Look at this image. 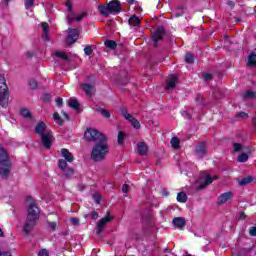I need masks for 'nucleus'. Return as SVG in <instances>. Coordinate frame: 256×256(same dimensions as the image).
I'll return each mask as SVG.
<instances>
[{
    "instance_id": "nucleus-1",
    "label": "nucleus",
    "mask_w": 256,
    "mask_h": 256,
    "mask_svg": "<svg viewBox=\"0 0 256 256\" xmlns=\"http://www.w3.org/2000/svg\"><path fill=\"white\" fill-rule=\"evenodd\" d=\"M27 202L29 203V205L27 206V216L23 226V231L25 235H29L31 231L35 229V225H37V221H39V217L41 215L39 206H37L31 196L27 197Z\"/></svg>"
},
{
    "instance_id": "nucleus-2",
    "label": "nucleus",
    "mask_w": 256,
    "mask_h": 256,
    "mask_svg": "<svg viewBox=\"0 0 256 256\" xmlns=\"http://www.w3.org/2000/svg\"><path fill=\"white\" fill-rule=\"evenodd\" d=\"M11 167H13V163H11L7 150L0 148V178L9 179L11 177Z\"/></svg>"
},
{
    "instance_id": "nucleus-3",
    "label": "nucleus",
    "mask_w": 256,
    "mask_h": 256,
    "mask_svg": "<svg viewBox=\"0 0 256 256\" xmlns=\"http://www.w3.org/2000/svg\"><path fill=\"white\" fill-rule=\"evenodd\" d=\"M107 153H109V145L107 144L106 139L96 143L92 147L91 159L95 162L103 161L105 157H107Z\"/></svg>"
},
{
    "instance_id": "nucleus-4",
    "label": "nucleus",
    "mask_w": 256,
    "mask_h": 256,
    "mask_svg": "<svg viewBox=\"0 0 256 256\" xmlns=\"http://www.w3.org/2000/svg\"><path fill=\"white\" fill-rule=\"evenodd\" d=\"M97 9L102 17H109V15H113V13H121V11H123L119 0H112L107 4H100Z\"/></svg>"
},
{
    "instance_id": "nucleus-5",
    "label": "nucleus",
    "mask_w": 256,
    "mask_h": 256,
    "mask_svg": "<svg viewBox=\"0 0 256 256\" xmlns=\"http://www.w3.org/2000/svg\"><path fill=\"white\" fill-rule=\"evenodd\" d=\"M84 137L89 142H94L96 144L103 142V140L104 141L107 140V136H105V134H103L93 128H88L84 133Z\"/></svg>"
},
{
    "instance_id": "nucleus-6",
    "label": "nucleus",
    "mask_w": 256,
    "mask_h": 256,
    "mask_svg": "<svg viewBox=\"0 0 256 256\" xmlns=\"http://www.w3.org/2000/svg\"><path fill=\"white\" fill-rule=\"evenodd\" d=\"M165 35V28L163 26H158L156 31L152 34V41L154 43V47H157L159 41H163V36Z\"/></svg>"
},
{
    "instance_id": "nucleus-7",
    "label": "nucleus",
    "mask_w": 256,
    "mask_h": 256,
    "mask_svg": "<svg viewBox=\"0 0 256 256\" xmlns=\"http://www.w3.org/2000/svg\"><path fill=\"white\" fill-rule=\"evenodd\" d=\"M77 39H79V30L75 28H68V36L66 39V44L68 46L73 45V43L77 42Z\"/></svg>"
},
{
    "instance_id": "nucleus-8",
    "label": "nucleus",
    "mask_w": 256,
    "mask_h": 256,
    "mask_svg": "<svg viewBox=\"0 0 256 256\" xmlns=\"http://www.w3.org/2000/svg\"><path fill=\"white\" fill-rule=\"evenodd\" d=\"M122 115H123V117H125L127 119V121H129V123H131V125H132V127H134V129H141V123L139 122V120H137L135 117H133V115L127 113L126 108H122Z\"/></svg>"
},
{
    "instance_id": "nucleus-9",
    "label": "nucleus",
    "mask_w": 256,
    "mask_h": 256,
    "mask_svg": "<svg viewBox=\"0 0 256 256\" xmlns=\"http://www.w3.org/2000/svg\"><path fill=\"white\" fill-rule=\"evenodd\" d=\"M41 142L45 149H51V145H53V132H46L41 136Z\"/></svg>"
},
{
    "instance_id": "nucleus-10",
    "label": "nucleus",
    "mask_w": 256,
    "mask_h": 256,
    "mask_svg": "<svg viewBox=\"0 0 256 256\" xmlns=\"http://www.w3.org/2000/svg\"><path fill=\"white\" fill-rule=\"evenodd\" d=\"M195 153L199 157V159H203V157L207 155V144H205V142H201L197 144Z\"/></svg>"
},
{
    "instance_id": "nucleus-11",
    "label": "nucleus",
    "mask_w": 256,
    "mask_h": 256,
    "mask_svg": "<svg viewBox=\"0 0 256 256\" xmlns=\"http://www.w3.org/2000/svg\"><path fill=\"white\" fill-rule=\"evenodd\" d=\"M109 221H111V216H109V214L99 220V222L97 223V226H96L97 235H101L105 225H107V223H109Z\"/></svg>"
},
{
    "instance_id": "nucleus-12",
    "label": "nucleus",
    "mask_w": 256,
    "mask_h": 256,
    "mask_svg": "<svg viewBox=\"0 0 256 256\" xmlns=\"http://www.w3.org/2000/svg\"><path fill=\"white\" fill-rule=\"evenodd\" d=\"M233 199V192H225L218 197L217 205H225V203H229Z\"/></svg>"
},
{
    "instance_id": "nucleus-13",
    "label": "nucleus",
    "mask_w": 256,
    "mask_h": 256,
    "mask_svg": "<svg viewBox=\"0 0 256 256\" xmlns=\"http://www.w3.org/2000/svg\"><path fill=\"white\" fill-rule=\"evenodd\" d=\"M50 131H51V130H48V129H47V124H46L45 122H39V123L36 125L35 129H34V133H35L36 135H40V137L43 136V135H45L46 132H50Z\"/></svg>"
},
{
    "instance_id": "nucleus-14",
    "label": "nucleus",
    "mask_w": 256,
    "mask_h": 256,
    "mask_svg": "<svg viewBox=\"0 0 256 256\" xmlns=\"http://www.w3.org/2000/svg\"><path fill=\"white\" fill-rule=\"evenodd\" d=\"M66 7L69 11L68 12V23H69V25H71L72 22L75 21V17H77V15H75V12L73 11V5L71 4V0H67Z\"/></svg>"
},
{
    "instance_id": "nucleus-15",
    "label": "nucleus",
    "mask_w": 256,
    "mask_h": 256,
    "mask_svg": "<svg viewBox=\"0 0 256 256\" xmlns=\"http://www.w3.org/2000/svg\"><path fill=\"white\" fill-rule=\"evenodd\" d=\"M215 179H217V176L211 177V175L207 174L205 176V180L202 184H200L199 186H197V191H202V189H205V187H207V185H211V183H213V181H215Z\"/></svg>"
},
{
    "instance_id": "nucleus-16",
    "label": "nucleus",
    "mask_w": 256,
    "mask_h": 256,
    "mask_svg": "<svg viewBox=\"0 0 256 256\" xmlns=\"http://www.w3.org/2000/svg\"><path fill=\"white\" fill-rule=\"evenodd\" d=\"M0 105L4 109L9 107V92H0Z\"/></svg>"
},
{
    "instance_id": "nucleus-17",
    "label": "nucleus",
    "mask_w": 256,
    "mask_h": 256,
    "mask_svg": "<svg viewBox=\"0 0 256 256\" xmlns=\"http://www.w3.org/2000/svg\"><path fill=\"white\" fill-rule=\"evenodd\" d=\"M172 223H173L174 227H176L177 229H183V227H185L187 225V222L185 221V218H183V217H175L172 220Z\"/></svg>"
},
{
    "instance_id": "nucleus-18",
    "label": "nucleus",
    "mask_w": 256,
    "mask_h": 256,
    "mask_svg": "<svg viewBox=\"0 0 256 256\" xmlns=\"http://www.w3.org/2000/svg\"><path fill=\"white\" fill-rule=\"evenodd\" d=\"M82 87L87 97H93V95H95V92L97 91L95 85L83 84Z\"/></svg>"
},
{
    "instance_id": "nucleus-19",
    "label": "nucleus",
    "mask_w": 256,
    "mask_h": 256,
    "mask_svg": "<svg viewBox=\"0 0 256 256\" xmlns=\"http://www.w3.org/2000/svg\"><path fill=\"white\" fill-rule=\"evenodd\" d=\"M177 85V75H170L167 80V86L166 89H175V86Z\"/></svg>"
},
{
    "instance_id": "nucleus-20",
    "label": "nucleus",
    "mask_w": 256,
    "mask_h": 256,
    "mask_svg": "<svg viewBox=\"0 0 256 256\" xmlns=\"http://www.w3.org/2000/svg\"><path fill=\"white\" fill-rule=\"evenodd\" d=\"M138 154L143 156L149 151V146L145 142H139L137 144Z\"/></svg>"
},
{
    "instance_id": "nucleus-21",
    "label": "nucleus",
    "mask_w": 256,
    "mask_h": 256,
    "mask_svg": "<svg viewBox=\"0 0 256 256\" xmlns=\"http://www.w3.org/2000/svg\"><path fill=\"white\" fill-rule=\"evenodd\" d=\"M9 92V87H7V81L5 80V76L0 75V93Z\"/></svg>"
},
{
    "instance_id": "nucleus-22",
    "label": "nucleus",
    "mask_w": 256,
    "mask_h": 256,
    "mask_svg": "<svg viewBox=\"0 0 256 256\" xmlns=\"http://www.w3.org/2000/svg\"><path fill=\"white\" fill-rule=\"evenodd\" d=\"M42 30H43V39L44 41H49V23L42 22Z\"/></svg>"
},
{
    "instance_id": "nucleus-23",
    "label": "nucleus",
    "mask_w": 256,
    "mask_h": 256,
    "mask_svg": "<svg viewBox=\"0 0 256 256\" xmlns=\"http://www.w3.org/2000/svg\"><path fill=\"white\" fill-rule=\"evenodd\" d=\"M128 23L131 27H139V25L141 24V20L136 15H132L129 18Z\"/></svg>"
},
{
    "instance_id": "nucleus-24",
    "label": "nucleus",
    "mask_w": 256,
    "mask_h": 256,
    "mask_svg": "<svg viewBox=\"0 0 256 256\" xmlns=\"http://www.w3.org/2000/svg\"><path fill=\"white\" fill-rule=\"evenodd\" d=\"M61 153H62V157H64V159H66V161H68V163H73V154H71V152H69V150L62 149Z\"/></svg>"
},
{
    "instance_id": "nucleus-25",
    "label": "nucleus",
    "mask_w": 256,
    "mask_h": 256,
    "mask_svg": "<svg viewBox=\"0 0 256 256\" xmlns=\"http://www.w3.org/2000/svg\"><path fill=\"white\" fill-rule=\"evenodd\" d=\"M248 67H256V54L255 52H251L248 56Z\"/></svg>"
},
{
    "instance_id": "nucleus-26",
    "label": "nucleus",
    "mask_w": 256,
    "mask_h": 256,
    "mask_svg": "<svg viewBox=\"0 0 256 256\" xmlns=\"http://www.w3.org/2000/svg\"><path fill=\"white\" fill-rule=\"evenodd\" d=\"M97 113H100V115H102V117H104L105 119H109L111 117V112L107 109H103V108H96Z\"/></svg>"
},
{
    "instance_id": "nucleus-27",
    "label": "nucleus",
    "mask_w": 256,
    "mask_h": 256,
    "mask_svg": "<svg viewBox=\"0 0 256 256\" xmlns=\"http://www.w3.org/2000/svg\"><path fill=\"white\" fill-rule=\"evenodd\" d=\"M68 106L71 107V109H74V111H79L80 104L79 101H77V99H71L68 102Z\"/></svg>"
},
{
    "instance_id": "nucleus-28",
    "label": "nucleus",
    "mask_w": 256,
    "mask_h": 256,
    "mask_svg": "<svg viewBox=\"0 0 256 256\" xmlns=\"http://www.w3.org/2000/svg\"><path fill=\"white\" fill-rule=\"evenodd\" d=\"M253 182V177L251 176H247V177H244L242 178L240 181H239V185L240 187H243L245 185H249V183H252Z\"/></svg>"
},
{
    "instance_id": "nucleus-29",
    "label": "nucleus",
    "mask_w": 256,
    "mask_h": 256,
    "mask_svg": "<svg viewBox=\"0 0 256 256\" xmlns=\"http://www.w3.org/2000/svg\"><path fill=\"white\" fill-rule=\"evenodd\" d=\"M243 99H256V93L248 90L242 94Z\"/></svg>"
},
{
    "instance_id": "nucleus-30",
    "label": "nucleus",
    "mask_w": 256,
    "mask_h": 256,
    "mask_svg": "<svg viewBox=\"0 0 256 256\" xmlns=\"http://www.w3.org/2000/svg\"><path fill=\"white\" fill-rule=\"evenodd\" d=\"M105 47H107V49H117V42L113 41V40H106L104 42Z\"/></svg>"
},
{
    "instance_id": "nucleus-31",
    "label": "nucleus",
    "mask_w": 256,
    "mask_h": 256,
    "mask_svg": "<svg viewBox=\"0 0 256 256\" xmlns=\"http://www.w3.org/2000/svg\"><path fill=\"white\" fill-rule=\"evenodd\" d=\"M177 201L179 203H187V194H185V192H179L177 195Z\"/></svg>"
},
{
    "instance_id": "nucleus-32",
    "label": "nucleus",
    "mask_w": 256,
    "mask_h": 256,
    "mask_svg": "<svg viewBox=\"0 0 256 256\" xmlns=\"http://www.w3.org/2000/svg\"><path fill=\"white\" fill-rule=\"evenodd\" d=\"M238 163H247L249 161V155L247 153H242L237 158Z\"/></svg>"
},
{
    "instance_id": "nucleus-33",
    "label": "nucleus",
    "mask_w": 256,
    "mask_h": 256,
    "mask_svg": "<svg viewBox=\"0 0 256 256\" xmlns=\"http://www.w3.org/2000/svg\"><path fill=\"white\" fill-rule=\"evenodd\" d=\"M118 145H125V133H123V131H119L118 132Z\"/></svg>"
},
{
    "instance_id": "nucleus-34",
    "label": "nucleus",
    "mask_w": 256,
    "mask_h": 256,
    "mask_svg": "<svg viewBox=\"0 0 256 256\" xmlns=\"http://www.w3.org/2000/svg\"><path fill=\"white\" fill-rule=\"evenodd\" d=\"M170 143L173 147V149H179V145H180V141H179V138L177 137H173L171 140H170Z\"/></svg>"
},
{
    "instance_id": "nucleus-35",
    "label": "nucleus",
    "mask_w": 256,
    "mask_h": 256,
    "mask_svg": "<svg viewBox=\"0 0 256 256\" xmlns=\"http://www.w3.org/2000/svg\"><path fill=\"white\" fill-rule=\"evenodd\" d=\"M58 167H59V169H61V171H65L67 168H69V167L67 166V161H65V160H63V159H60V160L58 161Z\"/></svg>"
},
{
    "instance_id": "nucleus-36",
    "label": "nucleus",
    "mask_w": 256,
    "mask_h": 256,
    "mask_svg": "<svg viewBox=\"0 0 256 256\" xmlns=\"http://www.w3.org/2000/svg\"><path fill=\"white\" fill-rule=\"evenodd\" d=\"M185 62L190 64L195 63V56H193L191 53H186Z\"/></svg>"
},
{
    "instance_id": "nucleus-37",
    "label": "nucleus",
    "mask_w": 256,
    "mask_h": 256,
    "mask_svg": "<svg viewBox=\"0 0 256 256\" xmlns=\"http://www.w3.org/2000/svg\"><path fill=\"white\" fill-rule=\"evenodd\" d=\"M62 171L67 179H69V177H73L75 173L72 168H66L65 170Z\"/></svg>"
},
{
    "instance_id": "nucleus-38",
    "label": "nucleus",
    "mask_w": 256,
    "mask_h": 256,
    "mask_svg": "<svg viewBox=\"0 0 256 256\" xmlns=\"http://www.w3.org/2000/svg\"><path fill=\"white\" fill-rule=\"evenodd\" d=\"M56 57H58L59 59H63L64 61H69V57L67 56V54L65 52H59L57 51L55 53Z\"/></svg>"
},
{
    "instance_id": "nucleus-39",
    "label": "nucleus",
    "mask_w": 256,
    "mask_h": 256,
    "mask_svg": "<svg viewBox=\"0 0 256 256\" xmlns=\"http://www.w3.org/2000/svg\"><path fill=\"white\" fill-rule=\"evenodd\" d=\"M20 113L25 119H31V117H33V115H31V111L27 109H22Z\"/></svg>"
},
{
    "instance_id": "nucleus-40",
    "label": "nucleus",
    "mask_w": 256,
    "mask_h": 256,
    "mask_svg": "<svg viewBox=\"0 0 256 256\" xmlns=\"http://www.w3.org/2000/svg\"><path fill=\"white\" fill-rule=\"evenodd\" d=\"M53 119H54V121H56V123L58 124V125H63V123H64V121L61 119V116L59 115V113H54V115H53Z\"/></svg>"
},
{
    "instance_id": "nucleus-41",
    "label": "nucleus",
    "mask_w": 256,
    "mask_h": 256,
    "mask_svg": "<svg viewBox=\"0 0 256 256\" xmlns=\"http://www.w3.org/2000/svg\"><path fill=\"white\" fill-rule=\"evenodd\" d=\"M233 148V153H239V151L243 150V145L241 143H234Z\"/></svg>"
},
{
    "instance_id": "nucleus-42",
    "label": "nucleus",
    "mask_w": 256,
    "mask_h": 256,
    "mask_svg": "<svg viewBox=\"0 0 256 256\" xmlns=\"http://www.w3.org/2000/svg\"><path fill=\"white\" fill-rule=\"evenodd\" d=\"M85 217L86 218L90 217V219H93L94 221H96V219H99V213L93 211V212H91L89 214H86Z\"/></svg>"
},
{
    "instance_id": "nucleus-43",
    "label": "nucleus",
    "mask_w": 256,
    "mask_h": 256,
    "mask_svg": "<svg viewBox=\"0 0 256 256\" xmlns=\"http://www.w3.org/2000/svg\"><path fill=\"white\" fill-rule=\"evenodd\" d=\"M88 13L87 12H82L79 15H76L75 20L74 21H82L83 19H85V17H87Z\"/></svg>"
},
{
    "instance_id": "nucleus-44",
    "label": "nucleus",
    "mask_w": 256,
    "mask_h": 256,
    "mask_svg": "<svg viewBox=\"0 0 256 256\" xmlns=\"http://www.w3.org/2000/svg\"><path fill=\"white\" fill-rule=\"evenodd\" d=\"M213 95L215 99H221V97H223V92L220 89H216L213 91Z\"/></svg>"
},
{
    "instance_id": "nucleus-45",
    "label": "nucleus",
    "mask_w": 256,
    "mask_h": 256,
    "mask_svg": "<svg viewBox=\"0 0 256 256\" xmlns=\"http://www.w3.org/2000/svg\"><path fill=\"white\" fill-rule=\"evenodd\" d=\"M236 119H239V117H241L242 119H248L249 118V114H247L246 112H239L238 114L235 115Z\"/></svg>"
},
{
    "instance_id": "nucleus-46",
    "label": "nucleus",
    "mask_w": 256,
    "mask_h": 256,
    "mask_svg": "<svg viewBox=\"0 0 256 256\" xmlns=\"http://www.w3.org/2000/svg\"><path fill=\"white\" fill-rule=\"evenodd\" d=\"M93 199H94L95 203H97V205H99V203H101V194L94 193L93 194Z\"/></svg>"
},
{
    "instance_id": "nucleus-47",
    "label": "nucleus",
    "mask_w": 256,
    "mask_h": 256,
    "mask_svg": "<svg viewBox=\"0 0 256 256\" xmlns=\"http://www.w3.org/2000/svg\"><path fill=\"white\" fill-rule=\"evenodd\" d=\"M34 4H35L34 0H26L25 1V9H31V7H33Z\"/></svg>"
},
{
    "instance_id": "nucleus-48",
    "label": "nucleus",
    "mask_w": 256,
    "mask_h": 256,
    "mask_svg": "<svg viewBox=\"0 0 256 256\" xmlns=\"http://www.w3.org/2000/svg\"><path fill=\"white\" fill-rule=\"evenodd\" d=\"M84 53H85V55H92L93 54V48L91 47V46H86L85 48H84Z\"/></svg>"
},
{
    "instance_id": "nucleus-49",
    "label": "nucleus",
    "mask_w": 256,
    "mask_h": 256,
    "mask_svg": "<svg viewBox=\"0 0 256 256\" xmlns=\"http://www.w3.org/2000/svg\"><path fill=\"white\" fill-rule=\"evenodd\" d=\"M43 101H44V103H51V94L45 93L43 95Z\"/></svg>"
},
{
    "instance_id": "nucleus-50",
    "label": "nucleus",
    "mask_w": 256,
    "mask_h": 256,
    "mask_svg": "<svg viewBox=\"0 0 256 256\" xmlns=\"http://www.w3.org/2000/svg\"><path fill=\"white\" fill-rule=\"evenodd\" d=\"M196 103H197L198 105H204V104H205V100L203 99V96L198 95V96L196 97Z\"/></svg>"
},
{
    "instance_id": "nucleus-51",
    "label": "nucleus",
    "mask_w": 256,
    "mask_h": 256,
    "mask_svg": "<svg viewBox=\"0 0 256 256\" xmlns=\"http://www.w3.org/2000/svg\"><path fill=\"white\" fill-rule=\"evenodd\" d=\"M29 87H30V89H36L37 88V81L34 80V79H31L29 81Z\"/></svg>"
},
{
    "instance_id": "nucleus-52",
    "label": "nucleus",
    "mask_w": 256,
    "mask_h": 256,
    "mask_svg": "<svg viewBox=\"0 0 256 256\" xmlns=\"http://www.w3.org/2000/svg\"><path fill=\"white\" fill-rule=\"evenodd\" d=\"M249 235H251V237H256V226L250 228Z\"/></svg>"
},
{
    "instance_id": "nucleus-53",
    "label": "nucleus",
    "mask_w": 256,
    "mask_h": 256,
    "mask_svg": "<svg viewBox=\"0 0 256 256\" xmlns=\"http://www.w3.org/2000/svg\"><path fill=\"white\" fill-rule=\"evenodd\" d=\"M38 256H49V251L47 249H42L39 253Z\"/></svg>"
},
{
    "instance_id": "nucleus-54",
    "label": "nucleus",
    "mask_w": 256,
    "mask_h": 256,
    "mask_svg": "<svg viewBox=\"0 0 256 256\" xmlns=\"http://www.w3.org/2000/svg\"><path fill=\"white\" fill-rule=\"evenodd\" d=\"M249 252V249H241L238 253V256H245Z\"/></svg>"
},
{
    "instance_id": "nucleus-55",
    "label": "nucleus",
    "mask_w": 256,
    "mask_h": 256,
    "mask_svg": "<svg viewBox=\"0 0 256 256\" xmlns=\"http://www.w3.org/2000/svg\"><path fill=\"white\" fill-rule=\"evenodd\" d=\"M182 117H184V119H192V116L187 111L182 112Z\"/></svg>"
},
{
    "instance_id": "nucleus-56",
    "label": "nucleus",
    "mask_w": 256,
    "mask_h": 256,
    "mask_svg": "<svg viewBox=\"0 0 256 256\" xmlns=\"http://www.w3.org/2000/svg\"><path fill=\"white\" fill-rule=\"evenodd\" d=\"M238 219L240 221H245V219H247V215L245 214V212H241L240 215L238 216Z\"/></svg>"
},
{
    "instance_id": "nucleus-57",
    "label": "nucleus",
    "mask_w": 256,
    "mask_h": 256,
    "mask_svg": "<svg viewBox=\"0 0 256 256\" xmlns=\"http://www.w3.org/2000/svg\"><path fill=\"white\" fill-rule=\"evenodd\" d=\"M70 221L72 225L79 226V218H72Z\"/></svg>"
},
{
    "instance_id": "nucleus-58",
    "label": "nucleus",
    "mask_w": 256,
    "mask_h": 256,
    "mask_svg": "<svg viewBox=\"0 0 256 256\" xmlns=\"http://www.w3.org/2000/svg\"><path fill=\"white\" fill-rule=\"evenodd\" d=\"M56 105L57 107H63V98L56 99Z\"/></svg>"
},
{
    "instance_id": "nucleus-59",
    "label": "nucleus",
    "mask_w": 256,
    "mask_h": 256,
    "mask_svg": "<svg viewBox=\"0 0 256 256\" xmlns=\"http://www.w3.org/2000/svg\"><path fill=\"white\" fill-rule=\"evenodd\" d=\"M122 192L123 193H129V185L128 184H124L122 187Z\"/></svg>"
},
{
    "instance_id": "nucleus-60",
    "label": "nucleus",
    "mask_w": 256,
    "mask_h": 256,
    "mask_svg": "<svg viewBox=\"0 0 256 256\" xmlns=\"http://www.w3.org/2000/svg\"><path fill=\"white\" fill-rule=\"evenodd\" d=\"M49 227L52 229V231H55V229L57 228V223H55V222H50V223H49Z\"/></svg>"
},
{
    "instance_id": "nucleus-61",
    "label": "nucleus",
    "mask_w": 256,
    "mask_h": 256,
    "mask_svg": "<svg viewBox=\"0 0 256 256\" xmlns=\"http://www.w3.org/2000/svg\"><path fill=\"white\" fill-rule=\"evenodd\" d=\"M213 76L211 74H205L204 75V81H209V79H212Z\"/></svg>"
},
{
    "instance_id": "nucleus-62",
    "label": "nucleus",
    "mask_w": 256,
    "mask_h": 256,
    "mask_svg": "<svg viewBox=\"0 0 256 256\" xmlns=\"http://www.w3.org/2000/svg\"><path fill=\"white\" fill-rule=\"evenodd\" d=\"M0 256H12L11 252H0Z\"/></svg>"
},
{
    "instance_id": "nucleus-63",
    "label": "nucleus",
    "mask_w": 256,
    "mask_h": 256,
    "mask_svg": "<svg viewBox=\"0 0 256 256\" xmlns=\"http://www.w3.org/2000/svg\"><path fill=\"white\" fill-rule=\"evenodd\" d=\"M33 52H27L26 53V57L28 58V59H31V57H33Z\"/></svg>"
},
{
    "instance_id": "nucleus-64",
    "label": "nucleus",
    "mask_w": 256,
    "mask_h": 256,
    "mask_svg": "<svg viewBox=\"0 0 256 256\" xmlns=\"http://www.w3.org/2000/svg\"><path fill=\"white\" fill-rule=\"evenodd\" d=\"M228 5H229V7H231V9H233V7H235V2L229 1Z\"/></svg>"
}]
</instances>
